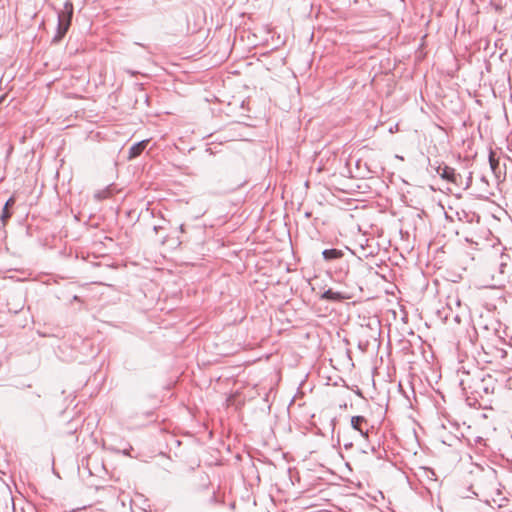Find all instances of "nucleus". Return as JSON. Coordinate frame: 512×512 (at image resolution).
Listing matches in <instances>:
<instances>
[{"instance_id":"obj_1","label":"nucleus","mask_w":512,"mask_h":512,"mask_svg":"<svg viewBox=\"0 0 512 512\" xmlns=\"http://www.w3.org/2000/svg\"><path fill=\"white\" fill-rule=\"evenodd\" d=\"M73 16V5L70 2H66L64 5V9L58 13V25H57V33L54 37V41H60L71 25Z\"/></svg>"},{"instance_id":"obj_2","label":"nucleus","mask_w":512,"mask_h":512,"mask_svg":"<svg viewBox=\"0 0 512 512\" xmlns=\"http://www.w3.org/2000/svg\"><path fill=\"white\" fill-rule=\"evenodd\" d=\"M492 268H497V272L492 273L493 282L501 284L505 280L512 278V264L502 261H493Z\"/></svg>"},{"instance_id":"obj_3","label":"nucleus","mask_w":512,"mask_h":512,"mask_svg":"<svg viewBox=\"0 0 512 512\" xmlns=\"http://www.w3.org/2000/svg\"><path fill=\"white\" fill-rule=\"evenodd\" d=\"M436 173L444 180L451 182L455 185L459 184L461 176L455 172V169L447 165H438L435 167Z\"/></svg>"},{"instance_id":"obj_4","label":"nucleus","mask_w":512,"mask_h":512,"mask_svg":"<svg viewBox=\"0 0 512 512\" xmlns=\"http://www.w3.org/2000/svg\"><path fill=\"white\" fill-rule=\"evenodd\" d=\"M351 426L358 431L363 437L368 436V421L364 416H353L351 418Z\"/></svg>"},{"instance_id":"obj_5","label":"nucleus","mask_w":512,"mask_h":512,"mask_svg":"<svg viewBox=\"0 0 512 512\" xmlns=\"http://www.w3.org/2000/svg\"><path fill=\"white\" fill-rule=\"evenodd\" d=\"M147 144L148 140H142L132 145L131 148L129 149V159L138 157L144 151Z\"/></svg>"},{"instance_id":"obj_6","label":"nucleus","mask_w":512,"mask_h":512,"mask_svg":"<svg viewBox=\"0 0 512 512\" xmlns=\"http://www.w3.org/2000/svg\"><path fill=\"white\" fill-rule=\"evenodd\" d=\"M345 297L340 293L333 291L332 289L326 290L322 295L321 299L329 300V301H341Z\"/></svg>"},{"instance_id":"obj_7","label":"nucleus","mask_w":512,"mask_h":512,"mask_svg":"<svg viewBox=\"0 0 512 512\" xmlns=\"http://www.w3.org/2000/svg\"><path fill=\"white\" fill-rule=\"evenodd\" d=\"M160 244L161 245L168 244L170 249H174V248L178 247L181 244V242L179 241L178 238L172 237V238H164V239L160 240Z\"/></svg>"},{"instance_id":"obj_8","label":"nucleus","mask_w":512,"mask_h":512,"mask_svg":"<svg viewBox=\"0 0 512 512\" xmlns=\"http://www.w3.org/2000/svg\"><path fill=\"white\" fill-rule=\"evenodd\" d=\"M322 256L324 257H327V256H342V253L336 249H324L322 252H321Z\"/></svg>"},{"instance_id":"obj_9","label":"nucleus","mask_w":512,"mask_h":512,"mask_svg":"<svg viewBox=\"0 0 512 512\" xmlns=\"http://www.w3.org/2000/svg\"><path fill=\"white\" fill-rule=\"evenodd\" d=\"M11 215H12V213L10 212V209L3 207L2 213L0 216L2 223L5 224L7 222V220L11 217Z\"/></svg>"},{"instance_id":"obj_10","label":"nucleus","mask_w":512,"mask_h":512,"mask_svg":"<svg viewBox=\"0 0 512 512\" xmlns=\"http://www.w3.org/2000/svg\"><path fill=\"white\" fill-rule=\"evenodd\" d=\"M489 163L493 171L498 167V161L494 158V153L491 152L489 155Z\"/></svg>"},{"instance_id":"obj_11","label":"nucleus","mask_w":512,"mask_h":512,"mask_svg":"<svg viewBox=\"0 0 512 512\" xmlns=\"http://www.w3.org/2000/svg\"><path fill=\"white\" fill-rule=\"evenodd\" d=\"M377 267H378V269H375V270H374V273H375L376 275H379V276H380V277H382L383 279H386V275H385V273H384V270H385V268H386V267H383L382 265H379V264H377Z\"/></svg>"},{"instance_id":"obj_12","label":"nucleus","mask_w":512,"mask_h":512,"mask_svg":"<svg viewBox=\"0 0 512 512\" xmlns=\"http://www.w3.org/2000/svg\"><path fill=\"white\" fill-rule=\"evenodd\" d=\"M496 272H497L496 269L492 268V262L489 265H487L485 268V273L491 277H492V273H496Z\"/></svg>"},{"instance_id":"obj_13","label":"nucleus","mask_w":512,"mask_h":512,"mask_svg":"<svg viewBox=\"0 0 512 512\" xmlns=\"http://www.w3.org/2000/svg\"><path fill=\"white\" fill-rule=\"evenodd\" d=\"M14 204H15V198H14V197H10V198L6 201V203H5L4 207H6V208L10 209Z\"/></svg>"},{"instance_id":"obj_14","label":"nucleus","mask_w":512,"mask_h":512,"mask_svg":"<svg viewBox=\"0 0 512 512\" xmlns=\"http://www.w3.org/2000/svg\"><path fill=\"white\" fill-rule=\"evenodd\" d=\"M483 390H484V392H485L486 394H488V393H490V392H493V391H494V387H492V388L490 389V387H489L488 385H484V386H483Z\"/></svg>"},{"instance_id":"obj_15","label":"nucleus","mask_w":512,"mask_h":512,"mask_svg":"<svg viewBox=\"0 0 512 512\" xmlns=\"http://www.w3.org/2000/svg\"><path fill=\"white\" fill-rule=\"evenodd\" d=\"M96 196H97L99 199H103V198H105V197H106V193H105V192H99V193H97V195H96Z\"/></svg>"},{"instance_id":"obj_16","label":"nucleus","mask_w":512,"mask_h":512,"mask_svg":"<svg viewBox=\"0 0 512 512\" xmlns=\"http://www.w3.org/2000/svg\"><path fill=\"white\" fill-rule=\"evenodd\" d=\"M449 299H450V301L453 300L456 305H460V300L458 298H455V299L449 298Z\"/></svg>"},{"instance_id":"obj_17","label":"nucleus","mask_w":512,"mask_h":512,"mask_svg":"<svg viewBox=\"0 0 512 512\" xmlns=\"http://www.w3.org/2000/svg\"><path fill=\"white\" fill-rule=\"evenodd\" d=\"M159 229H162L161 226H154V231L157 233Z\"/></svg>"},{"instance_id":"obj_18","label":"nucleus","mask_w":512,"mask_h":512,"mask_svg":"<svg viewBox=\"0 0 512 512\" xmlns=\"http://www.w3.org/2000/svg\"><path fill=\"white\" fill-rule=\"evenodd\" d=\"M123 453H124L125 455H128V451H127L126 449L123 451Z\"/></svg>"},{"instance_id":"obj_19","label":"nucleus","mask_w":512,"mask_h":512,"mask_svg":"<svg viewBox=\"0 0 512 512\" xmlns=\"http://www.w3.org/2000/svg\"><path fill=\"white\" fill-rule=\"evenodd\" d=\"M488 381H492V377L490 375L488 376Z\"/></svg>"},{"instance_id":"obj_20","label":"nucleus","mask_w":512,"mask_h":512,"mask_svg":"<svg viewBox=\"0 0 512 512\" xmlns=\"http://www.w3.org/2000/svg\"><path fill=\"white\" fill-rule=\"evenodd\" d=\"M2 100H3V97H0V103L2 102Z\"/></svg>"}]
</instances>
